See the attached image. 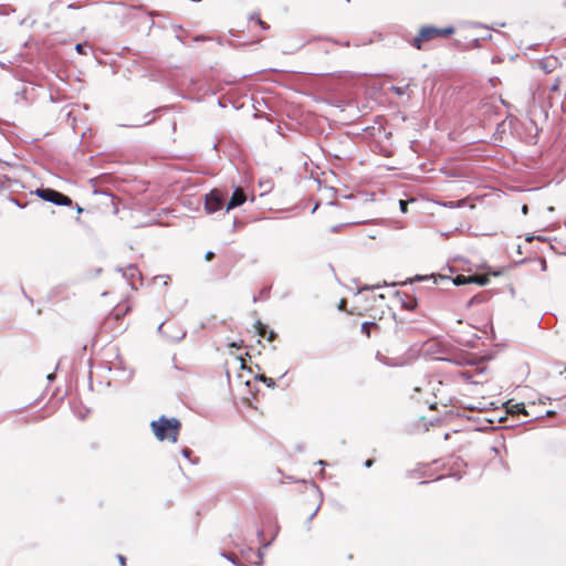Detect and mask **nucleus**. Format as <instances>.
<instances>
[{
  "mask_svg": "<svg viewBox=\"0 0 566 566\" xmlns=\"http://www.w3.org/2000/svg\"><path fill=\"white\" fill-rule=\"evenodd\" d=\"M558 61L556 57H545L539 62L541 69L546 73H552L557 67Z\"/></svg>",
  "mask_w": 566,
  "mask_h": 566,
  "instance_id": "nucleus-9",
  "label": "nucleus"
},
{
  "mask_svg": "<svg viewBox=\"0 0 566 566\" xmlns=\"http://www.w3.org/2000/svg\"><path fill=\"white\" fill-rule=\"evenodd\" d=\"M361 333L365 334L367 337H370L371 329H379V326L374 322H365L361 324Z\"/></svg>",
  "mask_w": 566,
  "mask_h": 566,
  "instance_id": "nucleus-10",
  "label": "nucleus"
},
{
  "mask_svg": "<svg viewBox=\"0 0 566 566\" xmlns=\"http://www.w3.org/2000/svg\"><path fill=\"white\" fill-rule=\"evenodd\" d=\"M467 408L469 410H485L486 409V403H483V402H479L478 405H469L467 406Z\"/></svg>",
  "mask_w": 566,
  "mask_h": 566,
  "instance_id": "nucleus-13",
  "label": "nucleus"
},
{
  "mask_svg": "<svg viewBox=\"0 0 566 566\" xmlns=\"http://www.w3.org/2000/svg\"><path fill=\"white\" fill-rule=\"evenodd\" d=\"M453 283L455 285H462V284H468V283H471V275L470 276H465V275H457L455 279L453 280Z\"/></svg>",
  "mask_w": 566,
  "mask_h": 566,
  "instance_id": "nucleus-12",
  "label": "nucleus"
},
{
  "mask_svg": "<svg viewBox=\"0 0 566 566\" xmlns=\"http://www.w3.org/2000/svg\"><path fill=\"white\" fill-rule=\"evenodd\" d=\"M256 332L259 336L266 338L269 342H272L275 339L276 334L273 331H268L266 325H264L261 321H258L255 324Z\"/></svg>",
  "mask_w": 566,
  "mask_h": 566,
  "instance_id": "nucleus-8",
  "label": "nucleus"
},
{
  "mask_svg": "<svg viewBox=\"0 0 566 566\" xmlns=\"http://www.w3.org/2000/svg\"><path fill=\"white\" fill-rule=\"evenodd\" d=\"M224 205V195L219 189H213L206 195L205 209L208 213L219 211Z\"/></svg>",
  "mask_w": 566,
  "mask_h": 566,
  "instance_id": "nucleus-5",
  "label": "nucleus"
},
{
  "mask_svg": "<svg viewBox=\"0 0 566 566\" xmlns=\"http://www.w3.org/2000/svg\"><path fill=\"white\" fill-rule=\"evenodd\" d=\"M346 304H347L346 300H344V298H343V300H340V302H339V304H338V308H339L340 311H346V312H347V310H346Z\"/></svg>",
  "mask_w": 566,
  "mask_h": 566,
  "instance_id": "nucleus-18",
  "label": "nucleus"
},
{
  "mask_svg": "<svg viewBox=\"0 0 566 566\" xmlns=\"http://www.w3.org/2000/svg\"><path fill=\"white\" fill-rule=\"evenodd\" d=\"M76 51L81 54L84 53V50H83V45L82 44H76Z\"/></svg>",
  "mask_w": 566,
  "mask_h": 566,
  "instance_id": "nucleus-24",
  "label": "nucleus"
},
{
  "mask_svg": "<svg viewBox=\"0 0 566 566\" xmlns=\"http://www.w3.org/2000/svg\"><path fill=\"white\" fill-rule=\"evenodd\" d=\"M150 428L157 440H168L171 443L178 441L181 422L177 418H167L165 416L150 422Z\"/></svg>",
  "mask_w": 566,
  "mask_h": 566,
  "instance_id": "nucleus-1",
  "label": "nucleus"
},
{
  "mask_svg": "<svg viewBox=\"0 0 566 566\" xmlns=\"http://www.w3.org/2000/svg\"><path fill=\"white\" fill-rule=\"evenodd\" d=\"M245 200H247V196H245L243 189L240 187L237 188L233 191L229 202L227 203V211L234 209L239 206H242L245 202Z\"/></svg>",
  "mask_w": 566,
  "mask_h": 566,
  "instance_id": "nucleus-6",
  "label": "nucleus"
},
{
  "mask_svg": "<svg viewBox=\"0 0 566 566\" xmlns=\"http://www.w3.org/2000/svg\"><path fill=\"white\" fill-rule=\"evenodd\" d=\"M229 346L230 347H235V348H241L242 347V342H240V343L233 342V343L229 344Z\"/></svg>",
  "mask_w": 566,
  "mask_h": 566,
  "instance_id": "nucleus-22",
  "label": "nucleus"
},
{
  "mask_svg": "<svg viewBox=\"0 0 566 566\" xmlns=\"http://www.w3.org/2000/svg\"><path fill=\"white\" fill-rule=\"evenodd\" d=\"M240 361H241V367L242 368H245V361L242 357H239Z\"/></svg>",
  "mask_w": 566,
  "mask_h": 566,
  "instance_id": "nucleus-27",
  "label": "nucleus"
},
{
  "mask_svg": "<svg viewBox=\"0 0 566 566\" xmlns=\"http://www.w3.org/2000/svg\"><path fill=\"white\" fill-rule=\"evenodd\" d=\"M373 464H374V460H373V459H368V460L365 462V467H366V468H370Z\"/></svg>",
  "mask_w": 566,
  "mask_h": 566,
  "instance_id": "nucleus-23",
  "label": "nucleus"
},
{
  "mask_svg": "<svg viewBox=\"0 0 566 566\" xmlns=\"http://www.w3.org/2000/svg\"><path fill=\"white\" fill-rule=\"evenodd\" d=\"M261 379L268 384V386H272L274 382L271 378H266L265 376H262Z\"/></svg>",
  "mask_w": 566,
  "mask_h": 566,
  "instance_id": "nucleus-19",
  "label": "nucleus"
},
{
  "mask_svg": "<svg viewBox=\"0 0 566 566\" xmlns=\"http://www.w3.org/2000/svg\"><path fill=\"white\" fill-rule=\"evenodd\" d=\"M559 86V81L557 80L556 83L551 87V91H557Z\"/></svg>",
  "mask_w": 566,
  "mask_h": 566,
  "instance_id": "nucleus-25",
  "label": "nucleus"
},
{
  "mask_svg": "<svg viewBox=\"0 0 566 566\" xmlns=\"http://www.w3.org/2000/svg\"><path fill=\"white\" fill-rule=\"evenodd\" d=\"M510 411L514 412V413L515 412L518 413V412H522V411L524 412V406L520 405V403H514V405L511 406Z\"/></svg>",
  "mask_w": 566,
  "mask_h": 566,
  "instance_id": "nucleus-14",
  "label": "nucleus"
},
{
  "mask_svg": "<svg viewBox=\"0 0 566 566\" xmlns=\"http://www.w3.org/2000/svg\"><path fill=\"white\" fill-rule=\"evenodd\" d=\"M130 311V306L127 304H117L113 311L105 317L103 328L111 333L122 332V319Z\"/></svg>",
  "mask_w": 566,
  "mask_h": 566,
  "instance_id": "nucleus-3",
  "label": "nucleus"
},
{
  "mask_svg": "<svg viewBox=\"0 0 566 566\" xmlns=\"http://www.w3.org/2000/svg\"><path fill=\"white\" fill-rule=\"evenodd\" d=\"M76 211H77L78 213H81V212H83V208H81L80 206H77Z\"/></svg>",
  "mask_w": 566,
  "mask_h": 566,
  "instance_id": "nucleus-29",
  "label": "nucleus"
},
{
  "mask_svg": "<svg viewBox=\"0 0 566 566\" xmlns=\"http://www.w3.org/2000/svg\"><path fill=\"white\" fill-rule=\"evenodd\" d=\"M526 211H527V206H524V207H523V212H525V213H526Z\"/></svg>",
  "mask_w": 566,
  "mask_h": 566,
  "instance_id": "nucleus-31",
  "label": "nucleus"
},
{
  "mask_svg": "<svg viewBox=\"0 0 566 566\" xmlns=\"http://www.w3.org/2000/svg\"><path fill=\"white\" fill-rule=\"evenodd\" d=\"M255 23H258L263 30L269 29V25L265 22H263L260 18L255 19Z\"/></svg>",
  "mask_w": 566,
  "mask_h": 566,
  "instance_id": "nucleus-15",
  "label": "nucleus"
},
{
  "mask_svg": "<svg viewBox=\"0 0 566 566\" xmlns=\"http://www.w3.org/2000/svg\"><path fill=\"white\" fill-rule=\"evenodd\" d=\"M120 566H126V558L123 555L117 556Z\"/></svg>",
  "mask_w": 566,
  "mask_h": 566,
  "instance_id": "nucleus-20",
  "label": "nucleus"
},
{
  "mask_svg": "<svg viewBox=\"0 0 566 566\" xmlns=\"http://www.w3.org/2000/svg\"><path fill=\"white\" fill-rule=\"evenodd\" d=\"M42 419H44V416L40 415V416H36V417L33 419V421L42 420Z\"/></svg>",
  "mask_w": 566,
  "mask_h": 566,
  "instance_id": "nucleus-28",
  "label": "nucleus"
},
{
  "mask_svg": "<svg viewBox=\"0 0 566 566\" xmlns=\"http://www.w3.org/2000/svg\"><path fill=\"white\" fill-rule=\"evenodd\" d=\"M399 302L401 307L407 311H413L418 306V301L415 296L409 295L407 293L398 294Z\"/></svg>",
  "mask_w": 566,
  "mask_h": 566,
  "instance_id": "nucleus-7",
  "label": "nucleus"
},
{
  "mask_svg": "<svg viewBox=\"0 0 566 566\" xmlns=\"http://www.w3.org/2000/svg\"><path fill=\"white\" fill-rule=\"evenodd\" d=\"M430 407H431L432 409H436V408H437V402H432V403L430 405Z\"/></svg>",
  "mask_w": 566,
  "mask_h": 566,
  "instance_id": "nucleus-30",
  "label": "nucleus"
},
{
  "mask_svg": "<svg viewBox=\"0 0 566 566\" xmlns=\"http://www.w3.org/2000/svg\"><path fill=\"white\" fill-rule=\"evenodd\" d=\"M205 258H206L207 261H211L214 258V253L209 251V252L206 253Z\"/></svg>",
  "mask_w": 566,
  "mask_h": 566,
  "instance_id": "nucleus-21",
  "label": "nucleus"
},
{
  "mask_svg": "<svg viewBox=\"0 0 566 566\" xmlns=\"http://www.w3.org/2000/svg\"><path fill=\"white\" fill-rule=\"evenodd\" d=\"M399 205H400V209L402 212H407V206H408V202L405 201V200H400L399 201Z\"/></svg>",
  "mask_w": 566,
  "mask_h": 566,
  "instance_id": "nucleus-17",
  "label": "nucleus"
},
{
  "mask_svg": "<svg viewBox=\"0 0 566 566\" xmlns=\"http://www.w3.org/2000/svg\"><path fill=\"white\" fill-rule=\"evenodd\" d=\"M34 193L42 200L52 202L56 206L70 207L73 205V201L69 196H65L52 188H40L36 189Z\"/></svg>",
  "mask_w": 566,
  "mask_h": 566,
  "instance_id": "nucleus-4",
  "label": "nucleus"
},
{
  "mask_svg": "<svg viewBox=\"0 0 566 566\" xmlns=\"http://www.w3.org/2000/svg\"><path fill=\"white\" fill-rule=\"evenodd\" d=\"M116 201H117V198H116V197H114V196H112V197H111V202H112V205L114 206V213H117V212H118V208H117V203H116Z\"/></svg>",
  "mask_w": 566,
  "mask_h": 566,
  "instance_id": "nucleus-16",
  "label": "nucleus"
},
{
  "mask_svg": "<svg viewBox=\"0 0 566 566\" xmlns=\"http://www.w3.org/2000/svg\"><path fill=\"white\" fill-rule=\"evenodd\" d=\"M454 33L455 28L452 25L444 28L423 25L419 29L418 34L410 41V44L417 50H426V43L437 39H447Z\"/></svg>",
  "mask_w": 566,
  "mask_h": 566,
  "instance_id": "nucleus-2",
  "label": "nucleus"
},
{
  "mask_svg": "<svg viewBox=\"0 0 566 566\" xmlns=\"http://www.w3.org/2000/svg\"><path fill=\"white\" fill-rule=\"evenodd\" d=\"M182 452H184V455L187 458H189L191 454V450H189V449H185Z\"/></svg>",
  "mask_w": 566,
  "mask_h": 566,
  "instance_id": "nucleus-26",
  "label": "nucleus"
},
{
  "mask_svg": "<svg viewBox=\"0 0 566 566\" xmlns=\"http://www.w3.org/2000/svg\"><path fill=\"white\" fill-rule=\"evenodd\" d=\"M489 282V279L485 275H471V283H476L478 285H485Z\"/></svg>",
  "mask_w": 566,
  "mask_h": 566,
  "instance_id": "nucleus-11",
  "label": "nucleus"
}]
</instances>
